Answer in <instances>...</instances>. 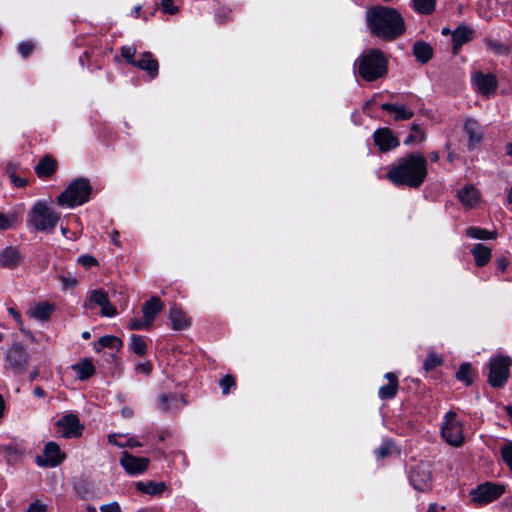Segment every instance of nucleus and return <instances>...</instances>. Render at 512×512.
Here are the masks:
<instances>
[{"label":"nucleus","instance_id":"obj_1","mask_svg":"<svg viewBox=\"0 0 512 512\" xmlns=\"http://www.w3.org/2000/svg\"><path fill=\"white\" fill-rule=\"evenodd\" d=\"M366 18L371 33L384 41L395 40L406 29L401 14L391 7H373L367 12Z\"/></svg>","mask_w":512,"mask_h":512},{"label":"nucleus","instance_id":"obj_2","mask_svg":"<svg viewBox=\"0 0 512 512\" xmlns=\"http://www.w3.org/2000/svg\"><path fill=\"white\" fill-rule=\"evenodd\" d=\"M427 160L419 152L410 153L398 160L387 173L396 185H406L411 188L420 187L427 177Z\"/></svg>","mask_w":512,"mask_h":512},{"label":"nucleus","instance_id":"obj_3","mask_svg":"<svg viewBox=\"0 0 512 512\" xmlns=\"http://www.w3.org/2000/svg\"><path fill=\"white\" fill-rule=\"evenodd\" d=\"M358 73L366 81H375L387 74V59L380 49L362 54L358 60Z\"/></svg>","mask_w":512,"mask_h":512},{"label":"nucleus","instance_id":"obj_4","mask_svg":"<svg viewBox=\"0 0 512 512\" xmlns=\"http://www.w3.org/2000/svg\"><path fill=\"white\" fill-rule=\"evenodd\" d=\"M92 192V186L87 178H78L74 180L64 192L58 196L59 205L74 207L82 205L89 200Z\"/></svg>","mask_w":512,"mask_h":512},{"label":"nucleus","instance_id":"obj_5","mask_svg":"<svg viewBox=\"0 0 512 512\" xmlns=\"http://www.w3.org/2000/svg\"><path fill=\"white\" fill-rule=\"evenodd\" d=\"M512 360L508 356L491 358L488 363V383L493 388H501L509 378Z\"/></svg>","mask_w":512,"mask_h":512},{"label":"nucleus","instance_id":"obj_6","mask_svg":"<svg viewBox=\"0 0 512 512\" xmlns=\"http://www.w3.org/2000/svg\"><path fill=\"white\" fill-rule=\"evenodd\" d=\"M60 219L59 215L53 212L43 203H36L31 211V223L39 231L53 230Z\"/></svg>","mask_w":512,"mask_h":512},{"label":"nucleus","instance_id":"obj_7","mask_svg":"<svg viewBox=\"0 0 512 512\" xmlns=\"http://www.w3.org/2000/svg\"><path fill=\"white\" fill-rule=\"evenodd\" d=\"M445 424L442 427V437L445 441L452 446H460L464 441V436L462 432V426L457 421L456 413L454 411H449L445 416Z\"/></svg>","mask_w":512,"mask_h":512},{"label":"nucleus","instance_id":"obj_8","mask_svg":"<svg viewBox=\"0 0 512 512\" xmlns=\"http://www.w3.org/2000/svg\"><path fill=\"white\" fill-rule=\"evenodd\" d=\"M504 493V486L485 483L471 491L472 501L477 504H486L498 499Z\"/></svg>","mask_w":512,"mask_h":512},{"label":"nucleus","instance_id":"obj_9","mask_svg":"<svg viewBox=\"0 0 512 512\" xmlns=\"http://www.w3.org/2000/svg\"><path fill=\"white\" fill-rule=\"evenodd\" d=\"M30 356L28 352L18 343L13 344L6 352L5 360L17 373H23Z\"/></svg>","mask_w":512,"mask_h":512},{"label":"nucleus","instance_id":"obj_10","mask_svg":"<svg viewBox=\"0 0 512 512\" xmlns=\"http://www.w3.org/2000/svg\"><path fill=\"white\" fill-rule=\"evenodd\" d=\"M58 427L63 428L62 436L64 438L79 437L82 434L83 425L77 415L70 413L63 416L56 422Z\"/></svg>","mask_w":512,"mask_h":512},{"label":"nucleus","instance_id":"obj_11","mask_svg":"<svg viewBox=\"0 0 512 512\" xmlns=\"http://www.w3.org/2000/svg\"><path fill=\"white\" fill-rule=\"evenodd\" d=\"M150 460L146 457H136L127 451L122 453L120 463L129 474H139L144 472L149 465Z\"/></svg>","mask_w":512,"mask_h":512},{"label":"nucleus","instance_id":"obj_12","mask_svg":"<svg viewBox=\"0 0 512 512\" xmlns=\"http://www.w3.org/2000/svg\"><path fill=\"white\" fill-rule=\"evenodd\" d=\"M374 142L381 152H388L399 146L398 138L389 128H380L374 132Z\"/></svg>","mask_w":512,"mask_h":512},{"label":"nucleus","instance_id":"obj_13","mask_svg":"<svg viewBox=\"0 0 512 512\" xmlns=\"http://www.w3.org/2000/svg\"><path fill=\"white\" fill-rule=\"evenodd\" d=\"M410 481L413 487L418 491H426L431 487V471L425 465H418L410 473Z\"/></svg>","mask_w":512,"mask_h":512},{"label":"nucleus","instance_id":"obj_14","mask_svg":"<svg viewBox=\"0 0 512 512\" xmlns=\"http://www.w3.org/2000/svg\"><path fill=\"white\" fill-rule=\"evenodd\" d=\"M90 302L101 307V315L112 317L117 314V309L111 304L108 294L103 289L93 290L90 294Z\"/></svg>","mask_w":512,"mask_h":512},{"label":"nucleus","instance_id":"obj_15","mask_svg":"<svg viewBox=\"0 0 512 512\" xmlns=\"http://www.w3.org/2000/svg\"><path fill=\"white\" fill-rule=\"evenodd\" d=\"M23 255L17 247L8 246L0 252V265L5 269H14L21 264Z\"/></svg>","mask_w":512,"mask_h":512},{"label":"nucleus","instance_id":"obj_16","mask_svg":"<svg viewBox=\"0 0 512 512\" xmlns=\"http://www.w3.org/2000/svg\"><path fill=\"white\" fill-rule=\"evenodd\" d=\"M473 82L478 91L485 96L491 95L497 88L496 77L492 74L485 75L482 72H477L473 77Z\"/></svg>","mask_w":512,"mask_h":512},{"label":"nucleus","instance_id":"obj_17","mask_svg":"<svg viewBox=\"0 0 512 512\" xmlns=\"http://www.w3.org/2000/svg\"><path fill=\"white\" fill-rule=\"evenodd\" d=\"M44 452L46 460L43 465L57 466L65 458V454L61 452L60 446L55 442L47 443ZM38 464L42 465V460L40 457H38Z\"/></svg>","mask_w":512,"mask_h":512},{"label":"nucleus","instance_id":"obj_18","mask_svg":"<svg viewBox=\"0 0 512 512\" xmlns=\"http://www.w3.org/2000/svg\"><path fill=\"white\" fill-rule=\"evenodd\" d=\"M164 308V303L157 296L151 297L142 307L144 319L152 325L156 315Z\"/></svg>","mask_w":512,"mask_h":512},{"label":"nucleus","instance_id":"obj_19","mask_svg":"<svg viewBox=\"0 0 512 512\" xmlns=\"http://www.w3.org/2000/svg\"><path fill=\"white\" fill-rule=\"evenodd\" d=\"M460 202L467 208L474 207L480 200V193L473 185H466L457 192Z\"/></svg>","mask_w":512,"mask_h":512},{"label":"nucleus","instance_id":"obj_20","mask_svg":"<svg viewBox=\"0 0 512 512\" xmlns=\"http://www.w3.org/2000/svg\"><path fill=\"white\" fill-rule=\"evenodd\" d=\"M57 161L50 155H45L41 158L38 165L35 167V172L40 178L50 177L56 172Z\"/></svg>","mask_w":512,"mask_h":512},{"label":"nucleus","instance_id":"obj_21","mask_svg":"<svg viewBox=\"0 0 512 512\" xmlns=\"http://www.w3.org/2000/svg\"><path fill=\"white\" fill-rule=\"evenodd\" d=\"M381 109L394 114V120H409L414 116V112L405 105L383 103Z\"/></svg>","mask_w":512,"mask_h":512},{"label":"nucleus","instance_id":"obj_22","mask_svg":"<svg viewBox=\"0 0 512 512\" xmlns=\"http://www.w3.org/2000/svg\"><path fill=\"white\" fill-rule=\"evenodd\" d=\"M473 31L466 26H459L452 33L453 53L457 54L461 46L472 39Z\"/></svg>","mask_w":512,"mask_h":512},{"label":"nucleus","instance_id":"obj_23","mask_svg":"<svg viewBox=\"0 0 512 512\" xmlns=\"http://www.w3.org/2000/svg\"><path fill=\"white\" fill-rule=\"evenodd\" d=\"M464 131L468 135L470 149H473L482 141V134L479 131V123L476 120L472 118L467 119L464 125Z\"/></svg>","mask_w":512,"mask_h":512},{"label":"nucleus","instance_id":"obj_24","mask_svg":"<svg viewBox=\"0 0 512 512\" xmlns=\"http://www.w3.org/2000/svg\"><path fill=\"white\" fill-rule=\"evenodd\" d=\"M413 55L418 62L426 64L433 57V48L424 41H416L413 45Z\"/></svg>","mask_w":512,"mask_h":512},{"label":"nucleus","instance_id":"obj_25","mask_svg":"<svg viewBox=\"0 0 512 512\" xmlns=\"http://www.w3.org/2000/svg\"><path fill=\"white\" fill-rule=\"evenodd\" d=\"M169 319L174 330H182L190 325L185 313L175 304L170 308Z\"/></svg>","mask_w":512,"mask_h":512},{"label":"nucleus","instance_id":"obj_26","mask_svg":"<svg viewBox=\"0 0 512 512\" xmlns=\"http://www.w3.org/2000/svg\"><path fill=\"white\" fill-rule=\"evenodd\" d=\"M134 66L149 72L152 77L156 76L159 68L157 60L152 58L150 52H144L140 59L135 61Z\"/></svg>","mask_w":512,"mask_h":512},{"label":"nucleus","instance_id":"obj_27","mask_svg":"<svg viewBox=\"0 0 512 512\" xmlns=\"http://www.w3.org/2000/svg\"><path fill=\"white\" fill-rule=\"evenodd\" d=\"M136 489L142 493L148 495H160L166 490V484L164 482L149 481L147 483L137 482Z\"/></svg>","mask_w":512,"mask_h":512},{"label":"nucleus","instance_id":"obj_28","mask_svg":"<svg viewBox=\"0 0 512 512\" xmlns=\"http://www.w3.org/2000/svg\"><path fill=\"white\" fill-rule=\"evenodd\" d=\"M386 378L388 379L389 383L380 388L379 395L382 399H391L397 393L398 380L394 373H387Z\"/></svg>","mask_w":512,"mask_h":512},{"label":"nucleus","instance_id":"obj_29","mask_svg":"<svg viewBox=\"0 0 512 512\" xmlns=\"http://www.w3.org/2000/svg\"><path fill=\"white\" fill-rule=\"evenodd\" d=\"M471 252L478 267L486 265L491 259V249L483 244H476Z\"/></svg>","mask_w":512,"mask_h":512},{"label":"nucleus","instance_id":"obj_30","mask_svg":"<svg viewBox=\"0 0 512 512\" xmlns=\"http://www.w3.org/2000/svg\"><path fill=\"white\" fill-rule=\"evenodd\" d=\"M55 306L49 303H39L33 309H31L28 314L40 321H46L51 316L54 311Z\"/></svg>","mask_w":512,"mask_h":512},{"label":"nucleus","instance_id":"obj_31","mask_svg":"<svg viewBox=\"0 0 512 512\" xmlns=\"http://www.w3.org/2000/svg\"><path fill=\"white\" fill-rule=\"evenodd\" d=\"M72 369L78 373V378L82 381L87 380L95 373V368L89 359H85L82 363L75 364Z\"/></svg>","mask_w":512,"mask_h":512},{"label":"nucleus","instance_id":"obj_32","mask_svg":"<svg viewBox=\"0 0 512 512\" xmlns=\"http://www.w3.org/2000/svg\"><path fill=\"white\" fill-rule=\"evenodd\" d=\"M102 347H108L119 351L123 347V342L120 338L112 335H106L99 338L95 344L96 351H99Z\"/></svg>","mask_w":512,"mask_h":512},{"label":"nucleus","instance_id":"obj_33","mask_svg":"<svg viewBox=\"0 0 512 512\" xmlns=\"http://www.w3.org/2000/svg\"><path fill=\"white\" fill-rule=\"evenodd\" d=\"M74 488L77 495L84 500L91 498L94 494L93 485L85 479L78 480Z\"/></svg>","mask_w":512,"mask_h":512},{"label":"nucleus","instance_id":"obj_34","mask_svg":"<svg viewBox=\"0 0 512 512\" xmlns=\"http://www.w3.org/2000/svg\"><path fill=\"white\" fill-rule=\"evenodd\" d=\"M181 400L184 404H186L184 398L182 396H177L175 394H163L160 396V406L164 412H168L174 409H177L176 405H172V403Z\"/></svg>","mask_w":512,"mask_h":512},{"label":"nucleus","instance_id":"obj_35","mask_svg":"<svg viewBox=\"0 0 512 512\" xmlns=\"http://www.w3.org/2000/svg\"><path fill=\"white\" fill-rule=\"evenodd\" d=\"M466 234L476 239H495L497 235L496 231H488L478 227H469L466 230Z\"/></svg>","mask_w":512,"mask_h":512},{"label":"nucleus","instance_id":"obj_36","mask_svg":"<svg viewBox=\"0 0 512 512\" xmlns=\"http://www.w3.org/2000/svg\"><path fill=\"white\" fill-rule=\"evenodd\" d=\"M436 0H413L414 9L424 15L431 14L435 9Z\"/></svg>","mask_w":512,"mask_h":512},{"label":"nucleus","instance_id":"obj_37","mask_svg":"<svg viewBox=\"0 0 512 512\" xmlns=\"http://www.w3.org/2000/svg\"><path fill=\"white\" fill-rule=\"evenodd\" d=\"M425 140V133L420 128V126L416 123H413L411 125V134L408 136V138L404 141V144H413L417 142H422Z\"/></svg>","mask_w":512,"mask_h":512},{"label":"nucleus","instance_id":"obj_38","mask_svg":"<svg viewBox=\"0 0 512 512\" xmlns=\"http://www.w3.org/2000/svg\"><path fill=\"white\" fill-rule=\"evenodd\" d=\"M131 349L139 356L146 354L147 345L144 339L138 335H132Z\"/></svg>","mask_w":512,"mask_h":512},{"label":"nucleus","instance_id":"obj_39","mask_svg":"<svg viewBox=\"0 0 512 512\" xmlns=\"http://www.w3.org/2000/svg\"><path fill=\"white\" fill-rule=\"evenodd\" d=\"M16 165L13 163H8L6 165V173L9 175V178L11 181L15 184L17 187H24L27 185V180L20 178L16 174Z\"/></svg>","mask_w":512,"mask_h":512},{"label":"nucleus","instance_id":"obj_40","mask_svg":"<svg viewBox=\"0 0 512 512\" xmlns=\"http://www.w3.org/2000/svg\"><path fill=\"white\" fill-rule=\"evenodd\" d=\"M471 370H472V367H471L470 363H463L456 373V378L459 381L466 382L467 385H471L472 384V379L470 378Z\"/></svg>","mask_w":512,"mask_h":512},{"label":"nucleus","instance_id":"obj_41","mask_svg":"<svg viewBox=\"0 0 512 512\" xmlns=\"http://www.w3.org/2000/svg\"><path fill=\"white\" fill-rule=\"evenodd\" d=\"M442 364V359L437 356L434 352H430L424 361V370L429 372L435 367Z\"/></svg>","mask_w":512,"mask_h":512},{"label":"nucleus","instance_id":"obj_42","mask_svg":"<svg viewBox=\"0 0 512 512\" xmlns=\"http://www.w3.org/2000/svg\"><path fill=\"white\" fill-rule=\"evenodd\" d=\"M501 455L505 463L512 471V442H508L501 448Z\"/></svg>","mask_w":512,"mask_h":512},{"label":"nucleus","instance_id":"obj_43","mask_svg":"<svg viewBox=\"0 0 512 512\" xmlns=\"http://www.w3.org/2000/svg\"><path fill=\"white\" fill-rule=\"evenodd\" d=\"M151 326L145 319L141 320L138 318L131 319L128 325L130 330L150 329Z\"/></svg>","mask_w":512,"mask_h":512},{"label":"nucleus","instance_id":"obj_44","mask_svg":"<svg viewBox=\"0 0 512 512\" xmlns=\"http://www.w3.org/2000/svg\"><path fill=\"white\" fill-rule=\"evenodd\" d=\"M392 449H393V443L392 442H389V441L384 442L379 447V449L376 451L378 458L379 459H383V458L389 456L391 454V452H392Z\"/></svg>","mask_w":512,"mask_h":512},{"label":"nucleus","instance_id":"obj_45","mask_svg":"<svg viewBox=\"0 0 512 512\" xmlns=\"http://www.w3.org/2000/svg\"><path fill=\"white\" fill-rule=\"evenodd\" d=\"M78 262L84 266L86 269H89L92 266H97L98 261L95 257L91 255H83L79 257Z\"/></svg>","mask_w":512,"mask_h":512},{"label":"nucleus","instance_id":"obj_46","mask_svg":"<svg viewBox=\"0 0 512 512\" xmlns=\"http://www.w3.org/2000/svg\"><path fill=\"white\" fill-rule=\"evenodd\" d=\"M135 53H136V49L134 47H122V49H121L122 57L133 65L135 63V61H134Z\"/></svg>","mask_w":512,"mask_h":512},{"label":"nucleus","instance_id":"obj_47","mask_svg":"<svg viewBox=\"0 0 512 512\" xmlns=\"http://www.w3.org/2000/svg\"><path fill=\"white\" fill-rule=\"evenodd\" d=\"M220 385L223 388V394L226 395L229 393V389L235 385V380L231 375H226L221 379Z\"/></svg>","mask_w":512,"mask_h":512},{"label":"nucleus","instance_id":"obj_48","mask_svg":"<svg viewBox=\"0 0 512 512\" xmlns=\"http://www.w3.org/2000/svg\"><path fill=\"white\" fill-rule=\"evenodd\" d=\"M33 49L34 45L31 42H22L18 46V50L24 58H27L32 53Z\"/></svg>","mask_w":512,"mask_h":512},{"label":"nucleus","instance_id":"obj_49","mask_svg":"<svg viewBox=\"0 0 512 512\" xmlns=\"http://www.w3.org/2000/svg\"><path fill=\"white\" fill-rule=\"evenodd\" d=\"M0 451L6 455L8 461H11L18 454L17 448L10 445L0 446Z\"/></svg>","mask_w":512,"mask_h":512},{"label":"nucleus","instance_id":"obj_50","mask_svg":"<svg viewBox=\"0 0 512 512\" xmlns=\"http://www.w3.org/2000/svg\"><path fill=\"white\" fill-rule=\"evenodd\" d=\"M489 46L499 54L507 55L509 53V48L501 43H496L489 41Z\"/></svg>","mask_w":512,"mask_h":512},{"label":"nucleus","instance_id":"obj_51","mask_svg":"<svg viewBox=\"0 0 512 512\" xmlns=\"http://www.w3.org/2000/svg\"><path fill=\"white\" fill-rule=\"evenodd\" d=\"M13 219L7 215L0 213V230H7L11 227Z\"/></svg>","mask_w":512,"mask_h":512},{"label":"nucleus","instance_id":"obj_52","mask_svg":"<svg viewBox=\"0 0 512 512\" xmlns=\"http://www.w3.org/2000/svg\"><path fill=\"white\" fill-rule=\"evenodd\" d=\"M46 505L42 504L40 501H36L30 504L28 510L26 512H46Z\"/></svg>","mask_w":512,"mask_h":512},{"label":"nucleus","instance_id":"obj_53","mask_svg":"<svg viewBox=\"0 0 512 512\" xmlns=\"http://www.w3.org/2000/svg\"><path fill=\"white\" fill-rule=\"evenodd\" d=\"M162 7L169 14H174L178 11V8L173 5V0H162Z\"/></svg>","mask_w":512,"mask_h":512},{"label":"nucleus","instance_id":"obj_54","mask_svg":"<svg viewBox=\"0 0 512 512\" xmlns=\"http://www.w3.org/2000/svg\"><path fill=\"white\" fill-rule=\"evenodd\" d=\"M101 512H121L120 506L118 503L113 502L107 505H102L100 507Z\"/></svg>","mask_w":512,"mask_h":512},{"label":"nucleus","instance_id":"obj_55","mask_svg":"<svg viewBox=\"0 0 512 512\" xmlns=\"http://www.w3.org/2000/svg\"><path fill=\"white\" fill-rule=\"evenodd\" d=\"M59 278L64 288L74 287L77 285V280L73 277H66L61 275Z\"/></svg>","mask_w":512,"mask_h":512},{"label":"nucleus","instance_id":"obj_56","mask_svg":"<svg viewBox=\"0 0 512 512\" xmlns=\"http://www.w3.org/2000/svg\"><path fill=\"white\" fill-rule=\"evenodd\" d=\"M136 371L139 373L149 374L152 370V366L149 362L147 363H140L136 365Z\"/></svg>","mask_w":512,"mask_h":512},{"label":"nucleus","instance_id":"obj_57","mask_svg":"<svg viewBox=\"0 0 512 512\" xmlns=\"http://www.w3.org/2000/svg\"><path fill=\"white\" fill-rule=\"evenodd\" d=\"M496 263H497L498 268H499L502 272H504V271L507 269L508 265H509V261H508V259H507V258H505V257L498 258V259L496 260Z\"/></svg>","mask_w":512,"mask_h":512},{"label":"nucleus","instance_id":"obj_58","mask_svg":"<svg viewBox=\"0 0 512 512\" xmlns=\"http://www.w3.org/2000/svg\"><path fill=\"white\" fill-rule=\"evenodd\" d=\"M119 447H139L141 443L134 438H129L126 443L118 444Z\"/></svg>","mask_w":512,"mask_h":512},{"label":"nucleus","instance_id":"obj_59","mask_svg":"<svg viewBox=\"0 0 512 512\" xmlns=\"http://www.w3.org/2000/svg\"><path fill=\"white\" fill-rule=\"evenodd\" d=\"M9 312L14 317V319L18 322V324L22 325L20 313L18 311H16L14 308H9Z\"/></svg>","mask_w":512,"mask_h":512},{"label":"nucleus","instance_id":"obj_60","mask_svg":"<svg viewBox=\"0 0 512 512\" xmlns=\"http://www.w3.org/2000/svg\"><path fill=\"white\" fill-rule=\"evenodd\" d=\"M34 394L37 397H44L45 396V391L40 386H36L35 389H34Z\"/></svg>","mask_w":512,"mask_h":512},{"label":"nucleus","instance_id":"obj_61","mask_svg":"<svg viewBox=\"0 0 512 512\" xmlns=\"http://www.w3.org/2000/svg\"><path fill=\"white\" fill-rule=\"evenodd\" d=\"M116 437H117V435H116V434H111V435H109V436H108V442H109L110 444H114V445H117V446H118V444H121V443L117 441Z\"/></svg>","mask_w":512,"mask_h":512},{"label":"nucleus","instance_id":"obj_62","mask_svg":"<svg viewBox=\"0 0 512 512\" xmlns=\"http://www.w3.org/2000/svg\"><path fill=\"white\" fill-rule=\"evenodd\" d=\"M119 236V232L118 231H114L111 235V240L113 241V243H115L116 245H119V242L117 240Z\"/></svg>","mask_w":512,"mask_h":512},{"label":"nucleus","instance_id":"obj_63","mask_svg":"<svg viewBox=\"0 0 512 512\" xmlns=\"http://www.w3.org/2000/svg\"><path fill=\"white\" fill-rule=\"evenodd\" d=\"M39 375V370L38 369H35L34 371H32L29 375V378L31 381H33L34 379H36Z\"/></svg>","mask_w":512,"mask_h":512},{"label":"nucleus","instance_id":"obj_64","mask_svg":"<svg viewBox=\"0 0 512 512\" xmlns=\"http://www.w3.org/2000/svg\"><path fill=\"white\" fill-rule=\"evenodd\" d=\"M427 512H438V507L436 504H431L428 508Z\"/></svg>","mask_w":512,"mask_h":512}]
</instances>
